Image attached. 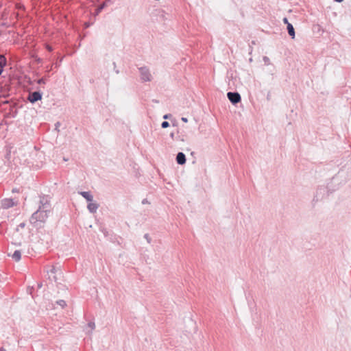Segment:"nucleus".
Here are the masks:
<instances>
[{
	"instance_id": "1",
	"label": "nucleus",
	"mask_w": 351,
	"mask_h": 351,
	"mask_svg": "<svg viewBox=\"0 0 351 351\" xmlns=\"http://www.w3.org/2000/svg\"><path fill=\"white\" fill-rule=\"evenodd\" d=\"M335 189H330V186H319L315 191L314 197L313 198L312 202L315 204L319 201L322 200L325 197L329 195L330 193L334 192Z\"/></svg>"
},
{
	"instance_id": "2",
	"label": "nucleus",
	"mask_w": 351,
	"mask_h": 351,
	"mask_svg": "<svg viewBox=\"0 0 351 351\" xmlns=\"http://www.w3.org/2000/svg\"><path fill=\"white\" fill-rule=\"evenodd\" d=\"M49 211L43 210L41 208V206H39L38 210L35 211L29 219V222L35 225L36 222H45L48 217V213Z\"/></svg>"
},
{
	"instance_id": "3",
	"label": "nucleus",
	"mask_w": 351,
	"mask_h": 351,
	"mask_svg": "<svg viewBox=\"0 0 351 351\" xmlns=\"http://www.w3.org/2000/svg\"><path fill=\"white\" fill-rule=\"evenodd\" d=\"M140 73V77L142 82H150L152 80V76L150 73L149 69L147 66H141L138 68Z\"/></svg>"
},
{
	"instance_id": "4",
	"label": "nucleus",
	"mask_w": 351,
	"mask_h": 351,
	"mask_svg": "<svg viewBox=\"0 0 351 351\" xmlns=\"http://www.w3.org/2000/svg\"><path fill=\"white\" fill-rule=\"evenodd\" d=\"M43 92L40 90H36L34 92H29L27 99L32 104H35L38 101H40L43 98Z\"/></svg>"
},
{
	"instance_id": "5",
	"label": "nucleus",
	"mask_w": 351,
	"mask_h": 351,
	"mask_svg": "<svg viewBox=\"0 0 351 351\" xmlns=\"http://www.w3.org/2000/svg\"><path fill=\"white\" fill-rule=\"evenodd\" d=\"M227 97L234 106H237L241 101V97L237 91L228 92Z\"/></svg>"
},
{
	"instance_id": "6",
	"label": "nucleus",
	"mask_w": 351,
	"mask_h": 351,
	"mask_svg": "<svg viewBox=\"0 0 351 351\" xmlns=\"http://www.w3.org/2000/svg\"><path fill=\"white\" fill-rule=\"evenodd\" d=\"M17 204L12 198H4L1 201V208L3 209H8Z\"/></svg>"
},
{
	"instance_id": "7",
	"label": "nucleus",
	"mask_w": 351,
	"mask_h": 351,
	"mask_svg": "<svg viewBox=\"0 0 351 351\" xmlns=\"http://www.w3.org/2000/svg\"><path fill=\"white\" fill-rule=\"evenodd\" d=\"M176 160L178 165H184L186 162L185 154L183 152H178L176 155Z\"/></svg>"
},
{
	"instance_id": "8",
	"label": "nucleus",
	"mask_w": 351,
	"mask_h": 351,
	"mask_svg": "<svg viewBox=\"0 0 351 351\" xmlns=\"http://www.w3.org/2000/svg\"><path fill=\"white\" fill-rule=\"evenodd\" d=\"M155 12V14L158 17V20L165 21L168 19L167 16H169V14H167L163 10L158 9L156 10Z\"/></svg>"
},
{
	"instance_id": "9",
	"label": "nucleus",
	"mask_w": 351,
	"mask_h": 351,
	"mask_svg": "<svg viewBox=\"0 0 351 351\" xmlns=\"http://www.w3.org/2000/svg\"><path fill=\"white\" fill-rule=\"evenodd\" d=\"M40 206H41V208L43 210H47L50 212V204L49 202L47 199H45L44 197H43L40 200Z\"/></svg>"
},
{
	"instance_id": "10",
	"label": "nucleus",
	"mask_w": 351,
	"mask_h": 351,
	"mask_svg": "<svg viewBox=\"0 0 351 351\" xmlns=\"http://www.w3.org/2000/svg\"><path fill=\"white\" fill-rule=\"evenodd\" d=\"M78 193L82 195L87 202L93 201V196L90 191H78Z\"/></svg>"
},
{
	"instance_id": "11",
	"label": "nucleus",
	"mask_w": 351,
	"mask_h": 351,
	"mask_svg": "<svg viewBox=\"0 0 351 351\" xmlns=\"http://www.w3.org/2000/svg\"><path fill=\"white\" fill-rule=\"evenodd\" d=\"M88 202V204L87 205V208L89 210V212L90 213H96V211L99 207V204L97 203L93 202Z\"/></svg>"
},
{
	"instance_id": "12",
	"label": "nucleus",
	"mask_w": 351,
	"mask_h": 351,
	"mask_svg": "<svg viewBox=\"0 0 351 351\" xmlns=\"http://www.w3.org/2000/svg\"><path fill=\"white\" fill-rule=\"evenodd\" d=\"M18 114V110L14 105L11 106L9 112L6 114L8 118H15Z\"/></svg>"
},
{
	"instance_id": "13",
	"label": "nucleus",
	"mask_w": 351,
	"mask_h": 351,
	"mask_svg": "<svg viewBox=\"0 0 351 351\" xmlns=\"http://www.w3.org/2000/svg\"><path fill=\"white\" fill-rule=\"evenodd\" d=\"M7 64L6 58L3 55L0 54V75L3 71V68Z\"/></svg>"
},
{
	"instance_id": "14",
	"label": "nucleus",
	"mask_w": 351,
	"mask_h": 351,
	"mask_svg": "<svg viewBox=\"0 0 351 351\" xmlns=\"http://www.w3.org/2000/svg\"><path fill=\"white\" fill-rule=\"evenodd\" d=\"M287 29L291 38H294L295 36V32L293 25L291 23H288V25L287 26Z\"/></svg>"
},
{
	"instance_id": "15",
	"label": "nucleus",
	"mask_w": 351,
	"mask_h": 351,
	"mask_svg": "<svg viewBox=\"0 0 351 351\" xmlns=\"http://www.w3.org/2000/svg\"><path fill=\"white\" fill-rule=\"evenodd\" d=\"M110 0H108L106 1H104L101 3L96 9L95 11V15H98L106 6L108 1Z\"/></svg>"
},
{
	"instance_id": "16",
	"label": "nucleus",
	"mask_w": 351,
	"mask_h": 351,
	"mask_svg": "<svg viewBox=\"0 0 351 351\" xmlns=\"http://www.w3.org/2000/svg\"><path fill=\"white\" fill-rule=\"evenodd\" d=\"M12 258L16 262L21 259V252L20 250H15L12 255Z\"/></svg>"
},
{
	"instance_id": "17",
	"label": "nucleus",
	"mask_w": 351,
	"mask_h": 351,
	"mask_svg": "<svg viewBox=\"0 0 351 351\" xmlns=\"http://www.w3.org/2000/svg\"><path fill=\"white\" fill-rule=\"evenodd\" d=\"M56 304L60 306L62 308H64L66 306V303L64 300H59L56 302Z\"/></svg>"
},
{
	"instance_id": "18",
	"label": "nucleus",
	"mask_w": 351,
	"mask_h": 351,
	"mask_svg": "<svg viewBox=\"0 0 351 351\" xmlns=\"http://www.w3.org/2000/svg\"><path fill=\"white\" fill-rule=\"evenodd\" d=\"M36 83L38 84H45L46 83V78L45 77H41L36 80Z\"/></svg>"
},
{
	"instance_id": "19",
	"label": "nucleus",
	"mask_w": 351,
	"mask_h": 351,
	"mask_svg": "<svg viewBox=\"0 0 351 351\" xmlns=\"http://www.w3.org/2000/svg\"><path fill=\"white\" fill-rule=\"evenodd\" d=\"M263 60L265 65H269L270 64V60L267 56H263Z\"/></svg>"
},
{
	"instance_id": "20",
	"label": "nucleus",
	"mask_w": 351,
	"mask_h": 351,
	"mask_svg": "<svg viewBox=\"0 0 351 351\" xmlns=\"http://www.w3.org/2000/svg\"><path fill=\"white\" fill-rule=\"evenodd\" d=\"M161 127L162 128L164 129L167 128L168 127H169V123L167 121H164L161 123Z\"/></svg>"
},
{
	"instance_id": "21",
	"label": "nucleus",
	"mask_w": 351,
	"mask_h": 351,
	"mask_svg": "<svg viewBox=\"0 0 351 351\" xmlns=\"http://www.w3.org/2000/svg\"><path fill=\"white\" fill-rule=\"evenodd\" d=\"M100 231L104 234V235L106 237H108V231L107 230L106 228H104V227H101L100 228Z\"/></svg>"
},
{
	"instance_id": "22",
	"label": "nucleus",
	"mask_w": 351,
	"mask_h": 351,
	"mask_svg": "<svg viewBox=\"0 0 351 351\" xmlns=\"http://www.w3.org/2000/svg\"><path fill=\"white\" fill-rule=\"evenodd\" d=\"M33 291H34V287H27V293L29 294H30L32 296V298H34Z\"/></svg>"
},
{
	"instance_id": "23",
	"label": "nucleus",
	"mask_w": 351,
	"mask_h": 351,
	"mask_svg": "<svg viewBox=\"0 0 351 351\" xmlns=\"http://www.w3.org/2000/svg\"><path fill=\"white\" fill-rule=\"evenodd\" d=\"M25 227V222L20 223L18 225V226H17V228H16V231H19V228L23 229V228H24Z\"/></svg>"
},
{
	"instance_id": "24",
	"label": "nucleus",
	"mask_w": 351,
	"mask_h": 351,
	"mask_svg": "<svg viewBox=\"0 0 351 351\" xmlns=\"http://www.w3.org/2000/svg\"><path fill=\"white\" fill-rule=\"evenodd\" d=\"M172 117V114H165L163 115L162 118L165 119V120H167V119H169Z\"/></svg>"
},
{
	"instance_id": "25",
	"label": "nucleus",
	"mask_w": 351,
	"mask_h": 351,
	"mask_svg": "<svg viewBox=\"0 0 351 351\" xmlns=\"http://www.w3.org/2000/svg\"><path fill=\"white\" fill-rule=\"evenodd\" d=\"M144 238L147 241V242L149 243L151 242V238H150L149 234H145Z\"/></svg>"
},
{
	"instance_id": "26",
	"label": "nucleus",
	"mask_w": 351,
	"mask_h": 351,
	"mask_svg": "<svg viewBox=\"0 0 351 351\" xmlns=\"http://www.w3.org/2000/svg\"><path fill=\"white\" fill-rule=\"evenodd\" d=\"M88 326L91 328V329H94L95 327V324L94 322H90L88 324Z\"/></svg>"
},
{
	"instance_id": "27",
	"label": "nucleus",
	"mask_w": 351,
	"mask_h": 351,
	"mask_svg": "<svg viewBox=\"0 0 351 351\" xmlns=\"http://www.w3.org/2000/svg\"><path fill=\"white\" fill-rule=\"evenodd\" d=\"M60 123L59 121L56 122L55 123V130L59 131L58 128L60 127Z\"/></svg>"
},
{
	"instance_id": "28",
	"label": "nucleus",
	"mask_w": 351,
	"mask_h": 351,
	"mask_svg": "<svg viewBox=\"0 0 351 351\" xmlns=\"http://www.w3.org/2000/svg\"><path fill=\"white\" fill-rule=\"evenodd\" d=\"M282 21H283V23L287 25V26L288 25V23H289L288 19L287 17H285Z\"/></svg>"
},
{
	"instance_id": "29",
	"label": "nucleus",
	"mask_w": 351,
	"mask_h": 351,
	"mask_svg": "<svg viewBox=\"0 0 351 351\" xmlns=\"http://www.w3.org/2000/svg\"><path fill=\"white\" fill-rule=\"evenodd\" d=\"M113 66H114V69L115 71V73H117V74L119 73V71L117 70V67H116L117 65H116V63L114 62H113Z\"/></svg>"
},
{
	"instance_id": "30",
	"label": "nucleus",
	"mask_w": 351,
	"mask_h": 351,
	"mask_svg": "<svg viewBox=\"0 0 351 351\" xmlns=\"http://www.w3.org/2000/svg\"><path fill=\"white\" fill-rule=\"evenodd\" d=\"M148 203H149V202H148L147 199H143L142 200V204H148Z\"/></svg>"
},
{
	"instance_id": "31",
	"label": "nucleus",
	"mask_w": 351,
	"mask_h": 351,
	"mask_svg": "<svg viewBox=\"0 0 351 351\" xmlns=\"http://www.w3.org/2000/svg\"><path fill=\"white\" fill-rule=\"evenodd\" d=\"M47 49L49 51H53V47L51 46L48 45V46H47Z\"/></svg>"
},
{
	"instance_id": "32",
	"label": "nucleus",
	"mask_w": 351,
	"mask_h": 351,
	"mask_svg": "<svg viewBox=\"0 0 351 351\" xmlns=\"http://www.w3.org/2000/svg\"><path fill=\"white\" fill-rule=\"evenodd\" d=\"M181 120L184 122V123H187L188 122V119L186 117H182L181 118Z\"/></svg>"
},
{
	"instance_id": "33",
	"label": "nucleus",
	"mask_w": 351,
	"mask_h": 351,
	"mask_svg": "<svg viewBox=\"0 0 351 351\" xmlns=\"http://www.w3.org/2000/svg\"><path fill=\"white\" fill-rule=\"evenodd\" d=\"M170 137H171V138H173V139L174 138V133H173V132H171V133L170 134Z\"/></svg>"
},
{
	"instance_id": "34",
	"label": "nucleus",
	"mask_w": 351,
	"mask_h": 351,
	"mask_svg": "<svg viewBox=\"0 0 351 351\" xmlns=\"http://www.w3.org/2000/svg\"><path fill=\"white\" fill-rule=\"evenodd\" d=\"M333 1L337 3H341L343 0H333Z\"/></svg>"
},
{
	"instance_id": "35",
	"label": "nucleus",
	"mask_w": 351,
	"mask_h": 351,
	"mask_svg": "<svg viewBox=\"0 0 351 351\" xmlns=\"http://www.w3.org/2000/svg\"><path fill=\"white\" fill-rule=\"evenodd\" d=\"M43 286L42 283H38V288H41Z\"/></svg>"
},
{
	"instance_id": "36",
	"label": "nucleus",
	"mask_w": 351,
	"mask_h": 351,
	"mask_svg": "<svg viewBox=\"0 0 351 351\" xmlns=\"http://www.w3.org/2000/svg\"><path fill=\"white\" fill-rule=\"evenodd\" d=\"M0 351H6V350L4 348L1 347L0 348Z\"/></svg>"
},
{
	"instance_id": "37",
	"label": "nucleus",
	"mask_w": 351,
	"mask_h": 351,
	"mask_svg": "<svg viewBox=\"0 0 351 351\" xmlns=\"http://www.w3.org/2000/svg\"><path fill=\"white\" fill-rule=\"evenodd\" d=\"M28 83H29V84H32V82L31 81V80H30V79H29Z\"/></svg>"
},
{
	"instance_id": "38",
	"label": "nucleus",
	"mask_w": 351,
	"mask_h": 351,
	"mask_svg": "<svg viewBox=\"0 0 351 351\" xmlns=\"http://www.w3.org/2000/svg\"><path fill=\"white\" fill-rule=\"evenodd\" d=\"M1 227V223H0V228ZM0 234H3V232L0 230Z\"/></svg>"
},
{
	"instance_id": "39",
	"label": "nucleus",
	"mask_w": 351,
	"mask_h": 351,
	"mask_svg": "<svg viewBox=\"0 0 351 351\" xmlns=\"http://www.w3.org/2000/svg\"><path fill=\"white\" fill-rule=\"evenodd\" d=\"M16 191H17V190L16 189H12L13 193L16 192Z\"/></svg>"
},
{
	"instance_id": "40",
	"label": "nucleus",
	"mask_w": 351,
	"mask_h": 351,
	"mask_svg": "<svg viewBox=\"0 0 351 351\" xmlns=\"http://www.w3.org/2000/svg\"><path fill=\"white\" fill-rule=\"evenodd\" d=\"M37 62H41V59H40V58H38V59L37 60Z\"/></svg>"
},
{
	"instance_id": "41",
	"label": "nucleus",
	"mask_w": 351,
	"mask_h": 351,
	"mask_svg": "<svg viewBox=\"0 0 351 351\" xmlns=\"http://www.w3.org/2000/svg\"><path fill=\"white\" fill-rule=\"evenodd\" d=\"M15 245H21V243H14Z\"/></svg>"
},
{
	"instance_id": "42",
	"label": "nucleus",
	"mask_w": 351,
	"mask_h": 351,
	"mask_svg": "<svg viewBox=\"0 0 351 351\" xmlns=\"http://www.w3.org/2000/svg\"><path fill=\"white\" fill-rule=\"evenodd\" d=\"M249 61H250V62H252V58H250L249 59Z\"/></svg>"
},
{
	"instance_id": "43",
	"label": "nucleus",
	"mask_w": 351,
	"mask_h": 351,
	"mask_svg": "<svg viewBox=\"0 0 351 351\" xmlns=\"http://www.w3.org/2000/svg\"><path fill=\"white\" fill-rule=\"evenodd\" d=\"M54 270H55V269H54V268H53V269L51 270V272H54Z\"/></svg>"
},
{
	"instance_id": "44",
	"label": "nucleus",
	"mask_w": 351,
	"mask_h": 351,
	"mask_svg": "<svg viewBox=\"0 0 351 351\" xmlns=\"http://www.w3.org/2000/svg\"><path fill=\"white\" fill-rule=\"evenodd\" d=\"M154 102L156 103H158V100H153Z\"/></svg>"
},
{
	"instance_id": "45",
	"label": "nucleus",
	"mask_w": 351,
	"mask_h": 351,
	"mask_svg": "<svg viewBox=\"0 0 351 351\" xmlns=\"http://www.w3.org/2000/svg\"><path fill=\"white\" fill-rule=\"evenodd\" d=\"M251 48V51H250V53H252V48L250 47Z\"/></svg>"
}]
</instances>
